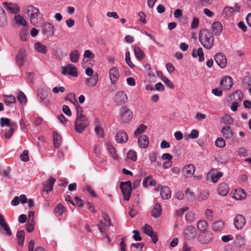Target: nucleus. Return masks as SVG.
<instances>
[{
  "instance_id": "21",
  "label": "nucleus",
  "mask_w": 251,
  "mask_h": 251,
  "mask_svg": "<svg viewBox=\"0 0 251 251\" xmlns=\"http://www.w3.org/2000/svg\"><path fill=\"white\" fill-rule=\"evenodd\" d=\"M149 144V139L146 135L140 136L138 139V144L140 148L142 149L147 148Z\"/></svg>"
},
{
  "instance_id": "47",
  "label": "nucleus",
  "mask_w": 251,
  "mask_h": 251,
  "mask_svg": "<svg viewBox=\"0 0 251 251\" xmlns=\"http://www.w3.org/2000/svg\"><path fill=\"white\" fill-rule=\"evenodd\" d=\"M147 126L145 125L141 124L136 129V130L134 132V135L135 136H138L146 129Z\"/></svg>"
},
{
  "instance_id": "41",
  "label": "nucleus",
  "mask_w": 251,
  "mask_h": 251,
  "mask_svg": "<svg viewBox=\"0 0 251 251\" xmlns=\"http://www.w3.org/2000/svg\"><path fill=\"white\" fill-rule=\"evenodd\" d=\"M247 196L246 192L243 189H239L236 191V193L234 197L236 199L242 200L244 199Z\"/></svg>"
},
{
  "instance_id": "61",
  "label": "nucleus",
  "mask_w": 251,
  "mask_h": 251,
  "mask_svg": "<svg viewBox=\"0 0 251 251\" xmlns=\"http://www.w3.org/2000/svg\"><path fill=\"white\" fill-rule=\"evenodd\" d=\"M20 159L24 162H27L29 160L27 151L25 150L23 151V152L20 155Z\"/></svg>"
},
{
  "instance_id": "8",
  "label": "nucleus",
  "mask_w": 251,
  "mask_h": 251,
  "mask_svg": "<svg viewBox=\"0 0 251 251\" xmlns=\"http://www.w3.org/2000/svg\"><path fill=\"white\" fill-rule=\"evenodd\" d=\"M214 60L217 64L221 68H224L226 65V58L223 53L219 52L215 54Z\"/></svg>"
},
{
  "instance_id": "31",
  "label": "nucleus",
  "mask_w": 251,
  "mask_h": 251,
  "mask_svg": "<svg viewBox=\"0 0 251 251\" xmlns=\"http://www.w3.org/2000/svg\"><path fill=\"white\" fill-rule=\"evenodd\" d=\"M221 132L223 135L226 139H230L233 136V132L229 126H224Z\"/></svg>"
},
{
  "instance_id": "3",
  "label": "nucleus",
  "mask_w": 251,
  "mask_h": 251,
  "mask_svg": "<svg viewBox=\"0 0 251 251\" xmlns=\"http://www.w3.org/2000/svg\"><path fill=\"white\" fill-rule=\"evenodd\" d=\"M89 125V122L85 116L76 118L75 123V130L77 133H82Z\"/></svg>"
},
{
  "instance_id": "10",
  "label": "nucleus",
  "mask_w": 251,
  "mask_h": 251,
  "mask_svg": "<svg viewBox=\"0 0 251 251\" xmlns=\"http://www.w3.org/2000/svg\"><path fill=\"white\" fill-rule=\"evenodd\" d=\"M62 73L64 75L69 74L73 76H77V69L75 66L73 64L67 65L65 67L62 68Z\"/></svg>"
},
{
  "instance_id": "27",
  "label": "nucleus",
  "mask_w": 251,
  "mask_h": 251,
  "mask_svg": "<svg viewBox=\"0 0 251 251\" xmlns=\"http://www.w3.org/2000/svg\"><path fill=\"white\" fill-rule=\"evenodd\" d=\"M245 238L244 236L238 235H236L234 244L235 246H236L237 248L241 249L245 247Z\"/></svg>"
},
{
  "instance_id": "53",
  "label": "nucleus",
  "mask_w": 251,
  "mask_h": 251,
  "mask_svg": "<svg viewBox=\"0 0 251 251\" xmlns=\"http://www.w3.org/2000/svg\"><path fill=\"white\" fill-rule=\"evenodd\" d=\"M75 109L76 112V118H81V117L85 116L83 114V109L78 104H76Z\"/></svg>"
},
{
  "instance_id": "40",
  "label": "nucleus",
  "mask_w": 251,
  "mask_h": 251,
  "mask_svg": "<svg viewBox=\"0 0 251 251\" xmlns=\"http://www.w3.org/2000/svg\"><path fill=\"white\" fill-rule=\"evenodd\" d=\"M207 227L208 224L206 221L200 220L198 222L197 227L201 232L207 231Z\"/></svg>"
},
{
  "instance_id": "64",
  "label": "nucleus",
  "mask_w": 251,
  "mask_h": 251,
  "mask_svg": "<svg viewBox=\"0 0 251 251\" xmlns=\"http://www.w3.org/2000/svg\"><path fill=\"white\" fill-rule=\"evenodd\" d=\"M205 214L207 219L209 221H212L213 219V211L212 210L207 209L205 210Z\"/></svg>"
},
{
  "instance_id": "57",
  "label": "nucleus",
  "mask_w": 251,
  "mask_h": 251,
  "mask_svg": "<svg viewBox=\"0 0 251 251\" xmlns=\"http://www.w3.org/2000/svg\"><path fill=\"white\" fill-rule=\"evenodd\" d=\"M209 196V191L207 190H205L201 192L199 197V199L202 201L205 200L208 198Z\"/></svg>"
},
{
  "instance_id": "55",
  "label": "nucleus",
  "mask_w": 251,
  "mask_h": 251,
  "mask_svg": "<svg viewBox=\"0 0 251 251\" xmlns=\"http://www.w3.org/2000/svg\"><path fill=\"white\" fill-rule=\"evenodd\" d=\"M127 156L128 158L131 159L133 161H136L137 160L136 153L135 151L130 150L127 153Z\"/></svg>"
},
{
  "instance_id": "46",
  "label": "nucleus",
  "mask_w": 251,
  "mask_h": 251,
  "mask_svg": "<svg viewBox=\"0 0 251 251\" xmlns=\"http://www.w3.org/2000/svg\"><path fill=\"white\" fill-rule=\"evenodd\" d=\"M107 150L109 152V154L114 159H117L118 158V155L117 154L115 149L111 145H107Z\"/></svg>"
},
{
  "instance_id": "63",
  "label": "nucleus",
  "mask_w": 251,
  "mask_h": 251,
  "mask_svg": "<svg viewBox=\"0 0 251 251\" xmlns=\"http://www.w3.org/2000/svg\"><path fill=\"white\" fill-rule=\"evenodd\" d=\"M222 172H218L215 175H213L211 176V180L213 182L216 183L218 181V179L223 176Z\"/></svg>"
},
{
  "instance_id": "30",
  "label": "nucleus",
  "mask_w": 251,
  "mask_h": 251,
  "mask_svg": "<svg viewBox=\"0 0 251 251\" xmlns=\"http://www.w3.org/2000/svg\"><path fill=\"white\" fill-rule=\"evenodd\" d=\"M34 49L39 53L45 54L47 51V47L40 42H37L34 44Z\"/></svg>"
},
{
  "instance_id": "11",
  "label": "nucleus",
  "mask_w": 251,
  "mask_h": 251,
  "mask_svg": "<svg viewBox=\"0 0 251 251\" xmlns=\"http://www.w3.org/2000/svg\"><path fill=\"white\" fill-rule=\"evenodd\" d=\"M197 234V232L196 228L192 226H188L184 231L185 236L188 240L194 239Z\"/></svg>"
},
{
  "instance_id": "52",
  "label": "nucleus",
  "mask_w": 251,
  "mask_h": 251,
  "mask_svg": "<svg viewBox=\"0 0 251 251\" xmlns=\"http://www.w3.org/2000/svg\"><path fill=\"white\" fill-rule=\"evenodd\" d=\"M222 122L226 125H230L232 123V118L228 115H226L222 118Z\"/></svg>"
},
{
  "instance_id": "48",
  "label": "nucleus",
  "mask_w": 251,
  "mask_h": 251,
  "mask_svg": "<svg viewBox=\"0 0 251 251\" xmlns=\"http://www.w3.org/2000/svg\"><path fill=\"white\" fill-rule=\"evenodd\" d=\"M17 99L22 104H25L26 101V97L25 95L21 91L18 93Z\"/></svg>"
},
{
  "instance_id": "2",
  "label": "nucleus",
  "mask_w": 251,
  "mask_h": 251,
  "mask_svg": "<svg viewBox=\"0 0 251 251\" xmlns=\"http://www.w3.org/2000/svg\"><path fill=\"white\" fill-rule=\"evenodd\" d=\"M25 13L29 17L30 23L33 25H35L40 22L39 17L40 13L38 8L31 5H28L25 7Z\"/></svg>"
},
{
  "instance_id": "44",
  "label": "nucleus",
  "mask_w": 251,
  "mask_h": 251,
  "mask_svg": "<svg viewBox=\"0 0 251 251\" xmlns=\"http://www.w3.org/2000/svg\"><path fill=\"white\" fill-rule=\"evenodd\" d=\"M16 236L18 239V244L20 245H23L25 240V232L23 230L18 231Z\"/></svg>"
},
{
  "instance_id": "60",
  "label": "nucleus",
  "mask_w": 251,
  "mask_h": 251,
  "mask_svg": "<svg viewBox=\"0 0 251 251\" xmlns=\"http://www.w3.org/2000/svg\"><path fill=\"white\" fill-rule=\"evenodd\" d=\"M233 95V98L237 100H241L243 98V95L240 91H236Z\"/></svg>"
},
{
  "instance_id": "49",
  "label": "nucleus",
  "mask_w": 251,
  "mask_h": 251,
  "mask_svg": "<svg viewBox=\"0 0 251 251\" xmlns=\"http://www.w3.org/2000/svg\"><path fill=\"white\" fill-rule=\"evenodd\" d=\"M215 145L219 148H224L226 146L225 141L222 137H219L215 141Z\"/></svg>"
},
{
  "instance_id": "35",
  "label": "nucleus",
  "mask_w": 251,
  "mask_h": 251,
  "mask_svg": "<svg viewBox=\"0 0 251 251\" xmlns=\"http://www.w3.org/2000/svg\"><path fill=\"white\" fill-rule=\"evenodd\" d=\"M7 24V17L4 10L0 6V26H4Z\"/></svg>"
},
{
  "instance_id": "45",
  "label": "nucleus",
  "mask_w": 251,
  "mask_h": 251,
  "mask_svg": "<svg viewBox=\"0 0 251 251\" xmlns=\"http://www.w3.org/2000/svg\"><path fill=\"white\" fill-rule=\"evenodd\" d=\"M242 83L244 88H248L251 86V77L249 75L244 76L242 79Z\"/></svg>"
},
{
  "instance_id": "25",
  "label": "nucleus",
  "mask_w": 251,
  "mask_h": 251,
  "mask_svg": "<svg viewBox=\"0 0 251 251\" xmlns=\"http://www.w3.org/2000/svg\"><path fill=\"white\" fill-rule=\"evenodd\" d=\"M160 196L163 200H168L171 197V191L168 186H163L160 191Z\"/></svg>"
},
{
  "instance_id": "17",
  "label": "nucleus",
  "mask_w": 251,
  "mask_h": 251,
  "mask_svg": "<svg viewBox=\"0 0 251 251\" xmlns=\"http://www.w3.org/2000/svg\"><path fill=\"white\" fill-rule=\"evenodd\" d=\"M109 74L111 83H115L119 77V74L118 69L115 67L112 68L109 70Z\"/></svg>"
},
{
  "instance_id": "9",
  "label": "nucleus",
  "mask_w": 251,
  "mask_h": 251,
  "mask_svg": "<svg viewBox=\"0 0 251 251\" xmlns=\"http://www.w3.org/2000/svg\"><path fill=\"white\" fill-rule=\"evenodd\" d=\"M144 231L145 233L151 237L153 243H156L158 241L157 233L153 231L150 225L148 224L145 225L144 227Z\"/></svg>"
},
{
  "instance_id": "14",
  "label": "nucleus",
  "mask_w": 251,
  "mask_h": 251,
  "mask_svg": "<svg viewBox=\"0 0 251 251\" xmlns=\"http://www.w3.org/2000/svg\"><path fill=\"white\" fill-rule=\"evenodd\" d=\"M42 32L44 34L51 36L54 34L53 26L50 23H45L42 28Z\"/></svg>"
},
{
  "instance_id": "34",
  "label": "nucleus",
  "mask_w": 251,
  "mask_h": 251,
  "mask_svg": "<svg viewBox=\"0 0 251 251\" xmlns=\"http://www.w3.org/2000/svg\"><path fill=\"white\" fill-rule=\"evenodd\" d=\"M161 205L158 203H156L151 211L152 216L155 218L158 217L161 214Z\"/></svg>"
},
{
  "instance_id": "39",
  "label": "nucleus",
  "mask_w": 251,
  "mask_h": 251,
  "mask_svg": "<svg viewBox=\"0 0 251 251\" xmlns=\"http://www.w3.org/2000/svg\"><path fill=\"white\" fill-rule=\"evenodd\" d=\"M79 54L77 50H74L70 54V59L71 62L76 63L78 61Z\"/></svg>"
},
{
  "instance_id": "22",
  "label": "nucleus",
  "mask_w": 251,
  "mask_h": 251,
  "mask_svg": "<svg viewBox=\"0 0 251 251\" xmlns=\"http://www.w3.org/2000/svg\"><path fill=\"white\" fill-rule=\"evenodd\" d=\"M16 59L17 64L20 66H22L26 60V54L24 50H19V52L16 56Z\"/></svg>"
},
{
  "instance_id": "33",
  "label": "nucleus",
  "mask_w": 251,
  "mask_h": 251,
  "mask_svg": "<svg viewBox=\"0 0 251 251\" xmlns=\"http://www.w3.org/2000/svg\"><path fill=\"white\" fill-rule=\"evenodd\" d=\"M0 124L1 127L5 126H16V123L14 122H10V120L7 118L2 117L0 119Z\"/></svg>"
},
{
  "instance_id": "54",
  "label": "nucleus",
  "mask_w": 251,
  "mask_h": 251,
  "mask_svg": "<svg viewBox=\"0 0 251 251\" xmlns=\"http://www.w3.org/2000/svg\"><path fill=\"white\" fill-rule=\"evenodd\" d=\"M95 131L97 134L100 137H103L104 136L103 129L100 126H97L95 127Z\"/></svg>"
},
{
  "instance_id": "42",
  "label": "nucleus",
  "mask_w": 251,
  "mask_h": 251,
  "mask_svg": "<svg viewBox=\"0 0 251 251\" xmlns=\"http://www.w3.org/2000/svg\"><path fill=\"white\" fill-rule=\"evenodd\" d=\"M0 226L3 228V230L0 228V232L3 234H7L9 236H11L12 234L11 230L8 225L6 222L0 225Z\"/></svg>"
},
{
  "instance_id": "19",
  "label": "nucleus",
  "mask_w": 251,
  "mask_h": 251,
  "mask_svg": "<svg viewBox=\"0 0 251 251\" xmlns=\"http://www.w3.org/2000/svg\"><path fill=\"white\" fill-rule=\"evenodd\" d=\"M115 100L118 103L123 104L127 102L128 97L127 95L123 91L117 93L115 96Z\"/></svg>"
},
{
  "instance_id": "24",
  "label": "nucleus",
  "mask_w": 251,
  "mask_h": 251,
  "mask_svg": "<svg viewBox=\"0 0 251 251\" xmlns=\"http://www.w3.org/2000/svg\"><path fill=\"white\" fill-rule=\"evenodd\" d=\"M66 208L61 203H58L53 210L55 215L59 219L62 218L63 214L65 212Z\"/></svg>"
},
{
  "instance_id": "23",
  "label": "nucleus",
  "mask_w": 251,
  "mask_h": 251,
  "mask_svg": "<svg viewBox=\"0 0 251 251\" xmlns=\"http://www.w3.org/2000/svg\"><path fill=\"white\" fill-rule=\"evenodd\" d=\"M217 191L220 195L226 196L229 191L228 185L226 182H222L218 185Z\"/></svg>"
},
{
  "instance_id": "28",
  "label": "nucleus",
  "mask_w": 251,
  "mask_h": 251,
  "mask_svg": "<svg viewBox=\"0 0 251 251\" xmlns=\"http://www.w3.org/2000/svg\"><path fill=\"white\" fill-rule=\"evenodd\" d=\"M240 10V6L237 3H236L233 7H226L224 9V12L226 16H230L232 13L235 11L239 12Z\"/></svg>"
},
{
  "instance_id": "32",
  "label": "nucleus",
  "mask_w": 251,
  "mask_h": 251,
  "mask_svg": "<svg viewBox=\"0 0 251 251\" xmlns=\"http://www.w3.org/2000/svg\"><path fill=\"white\" fill-rule=\"evenodd\" d=\"M224 227L225 224L222 221H216L212 225V228L216 232L222 231L224 229Z\"/></svg>"
},
{
  "instance_id": "15",
  "label": "nucleus",
  "mask_w": 251,
  "mask_h": 251,
  "mask_svg": "<svg viewBox=\"0 0 251 251\" xmlns=\"http://www.w3.org/2000/svg\"><path fill=\"white\" fill-rule=\"evenodd\" d=\"M3 5L7 11H9L11 13L16 14L20 11V8L18 5L15 3L4 2Z\"/></svg>"
},
{
  "instance_id": "38",
  "label": "nucleus",
  "mask_w": 251,
  "mask_h": 251,
  "mask_svg": "<svg viewBox=\"0 0 251 251\" xmlns=\"http://www.w3.org/2000/svg\"><path fill=\"white\" fill-rule=\"evenodd\" d=\"M134 52L137 59L139 60H142L145 56L143 51L138 46H135L134 47Z\"/></svg>"
},
{
  "instance_id": "37",
  "label": "nucleus",
  "mask_w": 251,
  "mask_h": 251,
  "mask_svg": "<svg viewBox=\"0 0 251 251\" xmlns=\"http://www.w3.org/2000/svg\"><path fill=\"white\" fill-rule=\"evenodd\" d=\"M53 140L54 147L55 148H58L62 142L61 136L59 135L56 132L53 131Z\"/></svg>"
},
{
  "instance_id": "62",
  "label": "nucleus",
  "mask_w": 251,
  "mask_h": 251,
  "mask_svg": "<svg viewBox=\"0 0 251 251\" xmlns=\"http://www.w3.org/2000/svg\"><path fill=\"white\" fill-rule=\"evenodd\" d=\"M162 81L167 86H168L170 88L174 89L175 88V85H174V84L171 82L170 80H169L166 77H163Z\"/></svg>"
},
{
  "instance_id": "59",
  "label": "nucleus",
  "mask_w": 251,
  "mask_h": 251,
  "mask_svg": "<svg viewBox=\"0 0 251 251\" xmlns=\"http://www.w3.org/2000/svg\"><path fill=\"white\" fill-rule=\"evenodd\" d=\"M126 61V64L130 66L131 68H133L134 67V65L132 63L130 60V53L129 52H127L126 53V58H125Z\"/></svg>"
},
{
  "instance_id": "56",
  "label": "nucleus",
  "mask_w": 251,
  "mask_h": 251,
  "mask_svg": "<svg viewBox=\"0 0 251 251\" xmlns=\"http://www.w3.org/2000/svg\"><path fill=\"white\" fill-rule=\"evenodd\" d=\"M15 126H9V129L5 132V137L7 139H9L10 138V137H11L12 135L13 134L14 131V127H15Z\"/></svg>"
},
{
  "instance_id": "4",
  "label": "nucleus",
  "mask_w": 251,
  "mask_h": 251,
  "mask_svg": "<svg viewBox=\"0 0 251 251\" xmlns=\"http://www.w3.org/2000/svg\"><path fill=\"white\" fill-rule=\"evenodd\" d=\"M120 187L124 195V199L128 201L130 198L132 191L131 183L130 181L121 182Z\"/></svg>"
},
{
  "instance_id": "20",
  "label": "nucleus",
  "mask_w": 251,
  "mask_h": 251,
  "mask_svg": "<svg viewBox=\"0 0 251 251\" xmlns=\"http://www.w3.org/2000/svg\"><path fill=\"white\" fill-rule=\"evenodd\" d=\"M211 30L214 34L216 35H220L223 30L222 24L218 21L214 22L211 25Z\"/></svg>"
},
{
  "instance_id": "1",
  "label": "nucleus",
  "mask_w": 251,
  "mask_h": 251,
  "mask_svg": "<svg viewBox=\"0 0 251 251\" xmlns=\"http://www.w3.org/2000/svg\"><path fill=\"white\" fill-rule=\"evenodd\" d=\"M199 41L203 47L207 49H211L214 45V37L212 33L207 29L201 30L199 33Z\"/></svg>"
},
{
  "instance_id": "26",
  "label": "nucleus",
  "mask_w": 251,
  "mask_h": 251,
  "mask_svg": "<svg viewBox=\"0 0 251 251\" xmlns=\"http://www.w3.org/2000/svg\"><path fill=\"white\" fill-rule=\"evenodd\" d=\"M98 75L96 74L91 77L87 78L86 80V84L88 87H94L98 81Z\"/></svg>"
},
{
  "instance_id": "50",
  "label": "nucleus",
  "mask_w": 251,
  "mask_h": 251,
  "mask_svg": "<svg viewBox=\"0 0 251 251\" xmlns=\"http://www.w3.org/2000/svg\"><path fill=\"white\" fill-rule=\"evenodd\" d=\"M195 219V215L193 212H188L185 215V219L187 222H192Z\"/></svg>"
},
{
  "instance_id": "36",
  "label": "nucleus",
  "mask_w": 251,
  "mask_h": 251,
  "mask_svg": "<svg viewBox=\"0 0 251 251\" xmlns=\"http://www.w3.org/2000/svg\"><path fill=\"white\" fill-rule=\"evenodd\" d=\"M149 158L151 164L156 166H160L161 163L157 161V154L155 152H151L149 154Z\"/></svg>"
},
{
  "instance_id": "51",
  "label": "nucleus",
  "mask_w": 251,
  "mask_h": 251,
  "mask_svg": "<svg viewBox=\"0 0 251 251\" xmlns=\"http://www.w3.org/2000/svg\"><path fill=\"white\" fill-rule=\"evenodd\" d=\"M4 102L7 105H9L11 103H15L16 102V99H15V98L13 96L10 95V96H7L5 98Z\"/></svg>"
},
{
  "instance_id": "5",
  "label": "nucleus",
  "mask_w": 251,
  "mask_h": 251,
  "mask_svg": "<svg viewBox=\"0 0 251 251\" xmlns=\"http://www.w3.org/2000/svg\"><path fill=\"white\" fill-rule=\"evenodd\" d=\"M213 238L212 233L208 230L201 232L197 237L198 241L201 244H208L212 241Z\"/></svg>"
},
{
  "instance_id": "7",
  "label": "nucleus",
  "mask_w": 251,
  "mask_h": 251,
  "mask_svg": "<svg viewBox=\"0 0 251 251\" xmlns=\"http://www.w3.org/2000/svg\"><path fill=\"white\" fill-rule=\"evenodd\" d=\"M121 112H122L121 119L122 122H127L132 118V112L130 109H127L126 106L122 107Z\"/></svg>"
},
{
  "instance_id": "29",
  "label": "nucleus",
  "mask_w": 251,
  "mask_h": 251,
  "mask_svg": "<svg viewBox=\"0 0 251 251\" xmlns=\"http://www.w3.org/2000/svg\"><path fill=\"white\" fill-rule=\"evenodd\" d=\"M192 56L194 58L199 56V61L201 62L203 61L204 60V53L202 49L200 48L198 50L194 49L192 52Z\"/></svg>"
},
{
  "instance_id": "12",
  "label": "nucleus",
  "mask_w": 251,
  "mask_h": 251,
  "mask_svg": "<svg viewBox=\"0 0 251 251\" xmlns=\"http://www.w3.org/2000/svg\"><path fill=\"white\" fill-rule=\"evenodd\" d=\"M246 219L244 216L241 214L237 215L234 220V225L237 229H242L245 226Z\"/></svg>"
},
{
  "instance_id": "43",
  "label": "nucleus",
  "mask_w": 251,
  "mask_h": 251,
  "mask_svg": "<svg viewBox=\"0 0 251 251\" xmlns=\"http://www.w3.org/2000/svg\"><path fill=\"white\" fill-rule=\"evenodd\" d=\"M15 22L20 25H23L25 27L27 25L26 20L20 15L15 16Z\"/></svg>"
},
{
  "instance_id": "58",
  "label": "nucleus",
  "mask_w": 251,
  "mask_h": 251,
  "mask_svg": "<svg viewBox=\"0 0 251 251\" xmlns=\"http://www.w3.org/2000/svg\"><path fill=\"white\" fill-rule=\"evenodd\" d=\"M145 68L147 72L148 75L150 76H154V74L152 71L151 66L149 64H146L145 65Z\"/></svg>"
},
{
  "instance_id": "6",
  "label": "nucleus",
  "mask_w": 251,
  "mask_h": 251,
  "mask_svg": "<svg viewBox=\"0 0 251 251\" xmlns=\"http://www.w3.org/2000/svg\"><path fill=\"white\" fill-rule=\"evenodd\" d=\"M55 181L56 179L54 178L51 176L43 184L42 193H46L48 194L49 192H51L52 190L53 186Z\"/></svg>"
},
{
  "instance_id": "13",
  "label": "nucleus",
  "mask_w": 251,
  "mask_h": 251,
  "mask_svg": "<svg viewBox=\"0 0 251 251\" xmlns=\"http://www.w3.org/2000/svg\"><path fill=\"white\" fill-rule=\"evenodd\" d=\"M115 139L118 143H126L128 140V136L125 131L121 130L117 133L115 136Z\"/></svg>"
},
{
  "instance_id": "16",
  "label": "nucleus",
  "mask_w": 251,
  "mask_h": 251,
  "mask_svg": "<svg viewBox=\"0 0 251 251\" xmlns=\"http://www.w3.org/2000/svg\"><path fill=\"white\" fill-rule=\"evenodd\" d=\"M222 87L225 90H229L232 86V80L230 76L224 77L220 82Z\"/></svg>"
},
{
  "instance_id": "18",
  "label": "nucleus",
  "mask_w": 251,
  "mask_h": 251,
  "mask_svg": "<svg viewBox=\"0 0 251 251\" xmlns=\"http://www.w3.org/2000/svg\"><path fill=\"white\" fill-rule=\"evenodd\" d=\"M195 171L194 165L189 164L184 166L182 170V173L186 177H190L194 174Z\"/></svg>"
}]
</instances>
